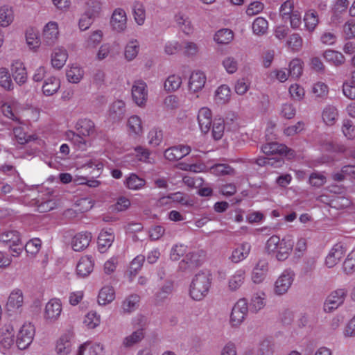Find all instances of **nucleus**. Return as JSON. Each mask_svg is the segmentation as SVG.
Wrapping results in <instances>:
<instances>
[{
	"label": "nucleus",
	"mask_w": 355,
	"mask_h": 355,
	"mask_svg": "<svg viewBox=\"0 0 355 355\" xmlns=\"http://www.w3.org/2000/svg\"><path fill=\"white\" fill-rule=\"evenodd\" d=\"M211 286V275L201 272L196 274L190 285V295L195 300H201L208 293Z\"/></svg>",
	"instance_id": "f257e3e1"
},
{
	"label": "nucleus",
	"mask_w": 355,
	"mask_h": 355,
	"mask_svg": "<svg viewBox=\"0 0 355 355\" xmlns=\"http://www.w3.org/2000/svg\"><path fill=\"white\" fill-rule=\"evenodd\" d=\"M35 334V328L33 324L25 322L19 328L16 337V347L19 350H24L31 345Z\"/></svg>",
	"instance_id": "f03ea898"
},
{
	"label": "nucleus",
	"mask_w": 355,
	"mask_h": 355,
	"mask_svg": "<svg viewBox=\"0 0 355 355\" xmlns=\"http://www.w3.org/2000/svg\"><path fill=\"white\" fill-rule=\"evenodd\" d=\"M62 311L63 304L61 299L53 297L44 306L42 313L43 319L48 324H54L60 320Z\"/></svg>",
	"instance_id": "7ed1b4c3"
},
{
	"label": "nucleus",
	"mask_w": 355,
	"mask_h": 355,
	"mask_svg": "<svg viewBox=\"0 0 355 355\" xmlns=\"http://www.w3.org/2000/svg\"><path fill=\"white\" fill-rule=\"evenodd\" d=\"M15 331L11 325L4 326L0 332V352L5 355L11 354L15 349Z\"/></svg>",
	"instance_id": "20e7f679"
},
{
	"label": "nucleus",
	"mask_w": 355,
	"mask_h": 355,
	"mask_svg": "<svg viewBox=\"0 0 355 355\" xmlns=\"http://www.w3.org/2000/svg\"><path fill=\"white\" fill-rule=\"evenodd\" d=\"M346 288H337L333 291L327 296L323 306V309L326 313H331L341 306L347 295Z\"/></svg>",
	"instance_id": "39448f33"
},
{
	"label": "nucleus",
	"mask_w": 355,
	"mask_h": 355,
	"mask_svg": "<svg viewBox=\"0 0 355 355\" xmlns=\"http://www.w3.org/2000/svg\"><path fill=\"white\" fill-rule=\"evenodd\" d=\"M109 23L113 31L118 33L125 31L128 26V16L125 10L122 8H114L111 14Z\"/></svg>",
	"instance_id": "423d86ee"
},
{
	"label": "nucleus",
	"mask_w": 355,
	"mask_h": 355,
	"mask_svg": "<svg viewBox=\"0 0 355 355\" xmlns=\"http://www.w3.org/2000/svg\"><path fill=\"white\" fill-rule=\"evenodd\" d=\"M248 311L246 299H240L233 306L230 315V324L232 327L239 326L244 320Z\"/></svg>",
	"instance_id": "0eeeda50"
},
{
	"label": "nucleus",
	"mask_w": 355,
	"mask_h": 355,
	"mask_svg": "<svg viewBox=\"0 0 355 355\" xmlns=\"http://www.w3.org/2000/svg\"><path fill=\"white\" fill-rule=\"evenodd\" d=\"M10 69L12 77L16 84L23 85L27 82V69L22 60L19 59L13 60L10 64Z\"/></svg>",
	"instance_id": "6e6552de"
},
{
	"label": "nucleus",
	"mask_w": 355,
	"mask_h": 355,
	"mask_svg": "<svg viewBox=\"0 0 355 355\" xmlns=\"http://www.w3.org/2000/svg\"><path fill=\"white\" fill-rule=\"evenodd\" d=\"M24 302L23 291L19 288H15L8 297L6 309L11 313L20 312L22 310Z\"/></svg>",
	"instance_id": "1a4fd4ad"
},
{
	"label": "nucleus",
	"mask_w": 355,
	"mask_h": 355,
	"mask_svg": "<svg viewBox=\"0 0 355 355\" xmlns=\"http://www.w3.org/2000/svg\"><path fill=\"white\" fill-rule=\"evenodd\" d=\"M135 326L141 327V329L134 331L130 336H126L123 340V345L126 347H130L137 343L144 338L143 328L147 324V319L143 315H138L133 320Z\"/></svg>",
	"instance_id": "9d476101"
},
{
	"label": "nucleus",
	"mask_w": 355,
	"mask_h": 355,
	"mask_svg": "<svg viewBox=\"0 0 355 355\" xmlns=\"http://www.w3.org/2000/svg\"><path fill=\"white\" fill-rule=\"evenodd\" d=\"M60 36L59 24L55 21L46 23L42 30V37L44 42L48 45L55 44Z\"/></svg>",
	"instance_id": "9b49d317"
},
{
	"label": "nucleus",
	"mask_w": 355,
	"mask_h": 355,
	"mask_svg": "<svg viewBox=\"0 0 355 355\" xmlns=\"http://www.w3.org/2000/svg\"><path fill=\"white\" fill-rule=\"evenodd\" d=\"M294 273L285 270L277 279L275 284L274 291L275 294L282 295L285 294L293 282Z\"/></svg>",
	"instance_id": "f8f14e48"
},
{
	"label": "nucleus",
	"mask_w": 355,
	"mask_h": 355,
	"mask_svg": "<svg viewBox=\"0 0 355 355\" xmlns=\"http://www.w3.org/2000/svg\"><path fill=\"white\" fill-rule=\"evenodd\" d=\"M146 85L142 81H137L132 87V97L134 102L139 107L146 105L148 100Z\"/></svg>",
	"instance_id": "ddd939ff"
},
{
	"label": "nucleus",
	"mask_w": 355,
	"mask_h": 355,
	"mask_svg": "<svg viewBox=\"0 0 355 355\" xmlns=\"http://www.w3.org/2000/svg\"><path fill=\"white\" fill-rule=\"evenodd\" d=\"M262 152L266 155H275L279 156L285 154L289 158L293 156V151L288 149L285 145L277 142L268 143L261 147Z\"/></svg>",
	"instance_id": "4468645a"
},
{
	"label": "nucleus",
	"mask_w": 355,
	"mask_h": 355,
	"mask_svg": "<svg viewBox=\"0 0 355 355\" xmlns=\"http://www.w3.org/2000/svg\"><path fill=\"white\" fill-rule=\"evenodd\" d=\"M116 297L115 290L111 285L102 286L98 292L96 302L98 306H105L111 304Z\"/></svg>",
	"instance_id": "2eb2a0df"
},
{
	"label": "nucleus",
	"mask_w": 355,
	"mask_h": 355,
	"mask_svg": "<svg viewBox=\"0 0 355 355\" xmlns=\"http://www.w3.org/2000/svg\"><path fill=\"white\" fill-rule=\"evenodd\" d=\"M69 55L67 49L62 46L55 47L51 55V64L56 69H62L66 64Z\"/></svg>",
	"instance_id": "dca6fc26"
},
{
	"label": "nucleus",
	"mask_w": 355,
	"mask_h": 355,
	"mask_svg": "<svg viewBox=\"0 0 355 355\" xmlns=\"http://www.w3.org/2000/svg\"><path fill=\"white\" fill-rule=\"evenodd\" d=\"M191 152V147L187 145H178L166 149L164 157L166 159L174 162L179 160Z\"/></svg>",
	"instance_id": "f3484780"
},
{
	"label": "nucleus",
	"mask_w": 355,
	"mask_h": 355,
	"mask_svg": "<svg viewBox=\"0 0 355 355\" xmlns=\"http://www.w3.org/2000/svg\"><path fill=\"white\" fill-rule=\"evenodd\" d=\"M126 130L128 135L133 137H140L144 133L141 119L137 115H131L127 119Z\"/></svg>",
	"instance_id": "a211bd4d"
},
{
	"label": "nucleus",
	"mask_w": 355,
	"mask_h": 355,
	"mask_svg": "<svg viewBox=\"0 0 355 355\" xmlns=\"http://www.w3.org/2000/svg\"><path fill=\"white\" fill-rule=\"evenodd\" d=\"M61 83L58 77L49 76L44 79L42 85V94L46 96H51L56 94L60 88Z\"/></svg>",
	"instance_id": "6ab92c4d"
},
{
	"label": "nucleus",
	"mask_w": 355,
	"mask_h": 355,
	"mask_svg": "<svg viewBox=\"0 0 355 355\" xmlns=\"http://www.w3.org/2000/svg\"><path fill=\"white\" fill-rule=\"evenodd\" d=\"M72 336L69 333L62 334L56 340L55 352L57 355H69L71 351Z\"/></svg>",
	"instance_id": "aec40b11"
},
{
	"label": "nucleus",
	"mask_w": 355,
	"mask_h": 355,
	"mask_svg": "<svg viewBox=\"0 0 355 355\" xmlns=\"http://www.w3.org/2000/svg\"><path fill=\"white\" fill-rule=\"evenodd\" d=\"M198 122L202 132L207 133L212 124V113L209 108L203 107L198 113Z\"/></svg>",
	"instance_id": "412c9836"
},
{
	"label": "nucleus",
	"mask_w": 355,
	"mask_h": 355,
	"mask_svg": "<svg viewBox=\"0 0 355 355\" xmlns=\"http://www.w3.org/2000/svg\"><path fill=\"white\" fill-rule=\"evenodd\" d=\"M15 14L14 8L9 4L0 6V27L7 28L15 21Z\"/></svg>",
	"instance_id": "4be33fe9"
},
{
	"label": "nucleus",
	"mask_w": 355,
	"mask_h": 355,
	"mask_svg": "<svg viewBox=\"0 0 355 355\" xmlns=\"http://www.w3.org/2000/svg\"><path fill=\"white\" fill-rule=\"evenodd\" d=\"M85 71L78 64H71L66 69V78L72 84L79 83L84 78Z\"/></svg>",
	"instance_id": "5701e85b"
},
{
	"label": "nucleus",
	"mask_w": 355,
	"mask_h": 355,
	"mask_svg": "<svg viewBox=\"0 0 355 355\" xmlns=\"http://www.w3.org/2000/svg\"><path fill=\"white\" fill-rule=\"evenodd\" d=\"M206 76L200 71L192 72L189 81V89L192 92L200 91L206 83Z\"/></svg>",
	"instance_id": "b1692460"
},
{
	"label": "nucleus",
	"mask_w": 355,
	"mask_h": 355,
	"mask_svg": "<svg viewBox=\"0 0 355 355\" xmlns=\"http://www.w3.org/2000/svg\"><path fill=\"white\" fill-rule=\"evenodd\" d=\"M293 245H267L266 252L272 257H275L279 261L286 260L291 252Z\"/></svg>",
	"instance_id": "393cba45"
},
{
	"label": "nucleus",
	"mask_w": 355,
	"mask_h": 355,
	"mask_svg": "<svg viewBox=\"0 0 355 355\" xmlns=\"http://www.w3.org/2000/svg\"><path fill=\"white\" fill-rule=\"evenodd\" d=\"M87 352L88 355H105L104 345L98 343H85L79 347L78 355H83Z\"/></svg>",
	"instance_id": "a878e982"
},
{
	"label": "nucleus",
	"mask_w": 355,
	"mask_h": 355,
	"mask_svg": "<svg viewBox=\"0 0 355 355\" xmlns=\"http://www.w3.org/2000/svg\"><path fill=\"white\" fill-rule=\"evenodd\" d=\"M94 269V261L89 257H82L77 263L76 273L80 277H87Z\"/></svg>",
	"instance_id": "bb28decb"
},
{
	"label": "nucleus",
	"mask_w": 355,
	"mask_h": 355,
	"mask_svg": "<svg viewBox=\"0 0 355 355\" xmlns=\"http://www.w3.org/2000/svg\"><path fill=\"white\" fill-rule=\"evenodd\" d=\"M268 271V263L266 260H260L254 268L252 273V280L255 284L261 283Z\"/></svg>",
	"instance_id": "cd10ccee"
},
{
	"label": "nucleus",
	"mask_w": 355,
	"mask_h": 355,
	"mask_svg": "<svg viewBox=\"0 0 355 355\" xmlns=\"http://www.w3.org/2000/svg\"><path fill=\"white\" fill-rule=\"evenodd\" d=\"M304 29L309 33H313L319 24L318 12L314 9L307 10L303 18Z\"/></svg>",
	"instance_id": "c85d7f7f"
},
{
	"label": "nucleus",
	"mask_w": 355,
	"mask_h": 355,
	"mask_svg": "<svg viewBox=\"0 0 355 355\" xmlns=\"http://www.w3.org/2000/svg\"><path fill=\"white\" fill-rule=\"evenodd\" d=\"M26 44L28 49L33 51H37L41 45L40 38L37 30L28 28L25 33Z\"/></svg>",
	"instance_id": "c756f323"
},
{
	"label": "nucleus",
	"mask_w": 355,
	"mask_h": 355,
	"mask_svg": "<svg viewBox=\"0 0 355 355\" xmlns=\"http://www.w3.org/2000/svg\"><path fill=\"white\" fill-rule=\"evenodd\" d=\"M140 46L139 41L136 39L130 40L125 44L123 50V56L126 61L131 62L138 55Z\"/></svg>",
	"instance_id": "7c9ffc66"
},
{
	"label": "nucleus",
	"mask_w": 355,
	"mask_h": 355,
	"mask_svg": "<svg viewBox=\"0 0 355 355\" xmlns=\"http://www.w3.org/2000/svg\"><path fill=\"white\" fill-rule=\"evenodd\" d=\"M343 245H334L326 257L325 264L328 268L334 267L344 255Z\"/></svg>",
	"instance_id": "2f4dec72"
},
{
	"label": "nucleus",
	"mask_w": 355,
	"mask_h": 355,
	"mask_svg": "<svg viewBox=\"0 0 355 355\" xmlns=\"http://www.w3.org/2000/svg\"><path fill=\"white\" fill-rule=\"evenodd\" d=\"M175 21L178 28L186 35H191L194 31L193 26L188 16L179 12L175 16Z\"/></svg>",
	"instance_id": "473e14b6"
},
{
	"label": "nucleus",
	"mask_w": 355,
	"mask_h": 355,
	"mask_svg": "<svg viewBox=\"0 0 355 355\" xmlns=\"http://www.w3.org/2000/svg\"><path fill=\"white\" fill-rule=\"evenodd\" d=\"M104 34L101 30H95L91 31L84 41V47L85 49H93L98 45L103 38Z\"/></svg>",
	"instance_id": "72a5a7b5"
},
{
	"label": "nucleus",
	"mask_w": 355,
	"mask_h": 355,
	"mask_svg": "<svg viewBox=\"0 0 355 355\" xmlns=\"http://www.w3.org/2000/svg\"><path fill=\"white\" fill-rule=\"evenodd\" d=\"M338 115V111L335 106L327 105L322 110V119L326 125L331 126L337 121Z\"/></svg>",
	"instance_id": "f704fd0d"
},
{
	"label": "nucleus",
	"mask_w": 355,
	"mask_h": 355,
	"mask_svg": "<svg viewBox=\"0 0 355 355\" xmlns=\"http://www.w3.org/2000/svg\"><path fill=\"white\" fill-rule=\"evenodd\" d=\"M101 322V315L96 311H89L83 318V324L87 329H94L98 327Z\"/></svg>",
	"instance_id": "c9c22d12"
},
{
	"label": "nucleus",
	"mask_w": 355,
	"mask_h": 355,
	"mask_svg": "<svg viewBox=\"0 0 355 355\" xmlns=\"http://www.w3.org/2000/svg\"><path fill=\"white\" fill-rule=\"evenodd\" d=\"M76 128L82 136L89 137L95 132L94 123L90 119H83L79 120Z\"/></svg>",
	"instance_id": "e433bc0d"
},
{
	"label": "nucleus",
	"mask_w": 355,
	"mask_h": 355,
	"mask_svg": "<svg viewBox=\"0 0 355 355\" xmlns=\"http://www.w3.org/2000/svg\"><path fill=\"white\" fill-rule=\"evenodd\" d=\"M132 14L135 23L142 26L146 20V10L144 4L140 1H135L132 6Z\"/></svg>",
	"instance_id": "4c0bfd02"
},
{
	"label": "nucleus",
	"mask_w": 355,
	"mask_h": 355,
	"mask_svg": "<svg viewBox=\"0 0 355 355\" xmlns=\"http://www.w3.org/2000/svg\"><path fill=\"white\" fill-rule=\"evenodd\" d=\"M159 291L157 292V303L164 302L172 293L173 289V282L170 279H166L164 282L158 285Z\"/></svg>",
	"instance_id": "58836bf2"
},
{
	"label": "nucleus",
	"mask_w": 355,
	"mask_h": 355,
	"mask_svg": "<svg viewBox=\"0 0 355 355\" xmlns=\"http://www.w3.org/2000/svg\"><path fill=\"white\" fill-rule=\"evenodd\" d=\"M66 139L70 141L78 150H85L87 148V141L79 134L68 130L65 132Z\"/></svg>",
	"instance_id": "ea45409f"
},
{
	"label": "nucleus",
	"mask_w": 355,
	"mask_h": 355,
	"mask_svg": "<svg viewBox=\"0 0 355 355\" xmlns=\"http://www.w3.org/2000/svg\"><path fill=\"white\" fill-rule=\"evenodd\" d=\"M267 80L270 82L278 80L279 83H285L290 74L287 69H275L267 73Z\"/></svg>",
	"instance_id": "a19ab883"
},
{
	"label": "nucleus",
	"mask_w": 355,
	"mask_h": 355,
	"mask_svg": "<svg viewBox=\"0 0 355 355\" xmlns=\"http://www.w3.org/2000/svg\"><path fill=\"white\" fill-rule=\"evenodd\" d=\"M231 98L230 88L226 85H222L215 92L214 99L218 104H225Z\"/></svg>",
	"instance_id": "79ce46f5"
},
{
	"label": "nucleus",
	"mask_w": 355,
	"mask_h": 355,
	"mask_svg": "<svg viewBox=\"0 0 355 355\" xmlns=\"http://www.w3.org/2000/svg\"><path fill=\"white\" fill-rule=\"evenodd\" d=\"M125 103L123 101L117 100L112 103L109 108V116L113 119H120L125 112Z\"/></svg>",
	"instance_id": "37998d69"
},
{
	"label": "nucleus",
	"mask_w": 355,
	"mask_h": 355,
	"mask_svg": "<svg viewBox=\"0 0 355 355\" xmlns=\"http://www.w3.org/2000/svg\"><path fill=\"white\" fill-rule=\"evenodd\" d=\"M145 184V180L135 173L130 174L125 181L126 187L131 190H139L144 187Z\"/></svg>",
	"instance_id": "c03bdc74"
},
{
	"label": "nucleus",
	"mask_w": 355,
	"mask_h": 355,
	"mask_svg": "<svg viewBox=\"0 0 355 355\" xmlns=\"http://www.w3.org/2000/svg\"><path fill=\"white\" fill-rule=\"evenodd\" d=\"M252 28L254 34L263 35L267 33L268 22L265 18L259 17L254 20Z\"/></svg>",
	"instance_id": "a18cd8bd"
},
{
	"label": "nucleus",
	"mask_w": 355,
	"mask_h": 355,
	"mask_svg": "<svg viewBox=\"0 0 355 355\" xmlns=\"http://www.w3.org/2000/svg\"><path fill=\"white\" fill-rule=\"evenodd\" d=\"M250 251V245H237L233 250L231 260L234 263H238L247 257Z\"/></svg>",
	"instance_id": "49530a36"
},
{
	"label": "nucleus",
	"mask_w": 355,
	"mask_h": 355,
	"mask_svg": "<svg viewBox=\"0 0 355 355\" xmlns=\"http://www.w3.org/2000/svg\"><path fill=\"white\" fill-rule=\"evenodd\" d=\"M0 87L8 91L14 89V83L10 74L6 67L0 68Z\"/></svg>",
	"instance_id": "de8ad7c7"
},
{
	"label": "nucleus",
	"mask_w": 355,
	"mask_h": 355,
	"mask_svg": "<svg viewBox=\"0 0 355 355\" xmlns=\"http://www.w3.org/2000/svg\"><path fill=\"white\" fill-rule=\"evenodd\" d=\"M139 302V297L137 295H131L127 297L122 302L121 308L124 313H130L134 311Z\"/></svg>",
	"instance_id": "09e8293b"
},
{
	"label": "nucleus",
	"mask_w": 355,
	"mask_h": 355,
	"mask_svg": "<svg viewBox=\"0 0 355 355\" xmlns=\"http://www.w3.org/2000/svg\"><path fill=\"white\" fill-rule=\"evenodd\" d=\"M209 171L216 175H233L234 173V168L226 164H215L209 167Z\"/></svg>",
	"instance_id": "8fccbe9b"
},
{
	"label": "nucleus",
	"mask_w": 355,
	"mask_h": 355,
	"mask_svg": "<svg viewBox=\"0 0 355 355\" xmlns=\"http://www.w3.org/2000/svg\"><path fill=\"white\" fill-rule=\"evenodd\" d=\"M205 252L202 250H197L186 254L187 259L189 260L191 262V266H193L195 268L202 264L205 259Z\"/></svg>",
	"instance_id": "3c124183"
},
{
	"label": "nucleus",
	"mask_w": 355,
	"mask_h": 355,
	"mask_svg": "<svg viewBox=\"0 0 355 355\" xmlns=\"http://www.w3.org/2000/svg\"><path fill=\"white\" fill-rule=\"evenodd\" d=\"M234 37L233 32L227 28L218 31L214 35V40L221 44H229Z\"/></svg>",
	"instance_id": "603ef678"
},
{
	"label": "nucleus",
	"mask_w": 355,
	"mask_h": 355,
	"mask_svg": "<svg viewBox=\"0 0 355 355\" xmlns=\"http://www.w3.org/2000/svg\"><path fill=\"white\" fill-rule=\"evenodd\" d=\"M182 85V78L175 74L169 76L164 82V89L168 92L178 90Z\"/></svg>",
	"instance_id": "864d4df0"
},
{
	"label": "nucleus",
	"mask_w": 355,
	"mask_h": 355,
	"mask_svg": "<svg viewBox=\"0 0 355 355\" xmlns=\"http://www.w3.org/2000/svg\"><path fill=\"white\" fill-rule=\"evenodd\" d=\"M324 58L326 61L336 66L340 65L345 61V58L341 53L333 50L325 51L324 53Z\"/></svg>",
	"instance_id": "5fc2aeb1"
},
{
	"label": "nucleus",
	"mask_w": 355,
	"mask_h": 355,
	"mask_svg": "<svg viewBox=\"0 0 355 355\" xmlns=\"http://www.w3.org/2000/svg\"><path fill=\"white\" fill-rule=\"evenodd\" d=\"M245 272L243 270H237L229 280V288L231 291H236L243 284Z\"/></svg>",
	"instance_id": "6e6d98bb"
},
{
	"label": "nucleus",
	"mask_w": 355,
	"mask_h": 355,
	"mask_svg": "<svg viewBox=\"0 0 355 355\" xmlns=\"http://www.w3.org/2000/svg\"><path fill=\"white\" fill-rule=\"evenodd\" d=\"M294 0H286L279 7V16L283 21H287L288 17L295 10Z\"/></svg>",
	"instance_id": "4d7b16f0"
},
{
	"label": "nucleus",
	"mask_w": 355,
	"mask_h": 355,
	"mask_svg": "<svg viewBox=\"0 0 355 355\" xmlns=\"http://www.w3.org/2000/svg\"><path fill=\"white\" fill-rule=\"evenodd\" d=\"M113 49L114 46L109 42L102 44L96 53V60L102 61L106 59L112 54Z\"/></svg>",
	"instance_id": "13d9d810"
},
{
	"label": "nucleus",
	"mask_w": 355,
	"mask_h": 355,
	"mask_svg": "<svg viewBox=\"0 0 355 355\" xmlns=\"http://www.w3.org/2000/svg\"><path fill=\"white\" fill-rule=\"evenodd\" d=\"M13 132L17 141L21 144L37 140V137L34 135H27L21 127L15 128Z\"/></svg>",
	"instance_id": "bf43d9fd"
},
{
	"label": "nucleus",
	"mask_w": 355,
	"mask_h": 355,
	"mask_svg": "<svg viewBox=\"0 0 355 355\" xmlns=\"http://www.w3.org/2000/svg\"><path fill=\"white\" fill-rule=\"evenodd\" d=\"M73 182L76 185H86L92 188L98 187L101 184L100 181L96 179L88 178L86 176L78 175H75L73 178Z\"/></svg>",
	"instance_id": "052dcab7"
},
{
	"label": "nucleus",
	"mask_w": 355,
	"mask_h": 355,
	"mask_svg": "<svg viewBox=\"0 0 355 355\" xmlns=\"http://www.w3.org/2000/svg\"><path fill=\"white\" fill-rule=\"evenodd\" d=\"M0 242L10 244H17L21 242L19 234L16 231L3 232L0 236Z\"/></svg>",
	"instance_id": "680f3d73"
},
{
	"label": "nucleus",
	"mask_w": 355,
	"mask_h": 355,
	"mask_svg": "<svg viewBox=\"0 0 355 355\" xmlns=\"http://www.w3.org/2000/svg\"><path fill=\"white\" fill-rule=\"evenodd\" d=\"M222 65L229 74L236 73L238 69V61L232 56L225 57L222 61Z\"/></svg>",
	"instance_id": "e2e57ef3"
},
{
	"label": "nucleus",
	"mask_w": 355,
	"mask_h": 355,
	"mask_svg": "<svg viewBox=\"0 0 355 355\" xmlns=\"http://www.w3.org/2000/svg\"><path fill=\"white\" fill-rule=\"evenodd\" d=\"M289 74L293 78H298L302 73V62L300 59H293L288 65Z\"/></svg>",
	"instance_id": "0e129e2a"
},
{
	"label": "nucleus",
	"mask_w": 355,
	"mask_h": 355,
	"mask_svg": "<svg viewBox=\"0 0 355 355\" xmlns=\"http://www.w3.org/2000/svg\"><path fill=\"white\" fill-rule=\"evenodd\" d=\"M343 270L347 275H351L355 271V248L348 254L344 261Z\"/></svg>",
	"instance_id": "69168bd1"
},
{
	"label": "nucleus",
	"mask_w": 355,
	"mask_h": 355,
	"mask_svg": "<svg viewBox=\"0 0 355 355\" xmlns=\"http://www.w3.org/2000/svg\"><path fill=\"white\" fill-rule=\"evenodd\" d=\"M225 130L224 121L221 119H215L212 125V136L216 140L221 139Z\"/></svg>",
	"instance_id": "338daca9"
},
{
	"label": "nucleus",
	"mask_w": 355,
	"mask_h": 355,
	"mask_svg": "<svg viewBox=\"0 0 355 355\" xmlns=\"http://www.w3.org/2000/svg\"><path fill=\"white\" fill-rule=\"evenodd\" d=\"M303 44V40L298 33H293L290 35L287 44L294 51H299Z\"/></svg>",
	"instance_id": "774afa93"
}]
</instances>
